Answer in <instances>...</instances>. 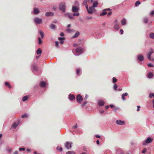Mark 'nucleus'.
Listing matches in <instances>:
<instances>
[{
	"label": "nucleus",
	"mask_w": 154,
	"mask_h": 154,
	"mask_svg": "<svg viewBox=\"0 0 154 154\" xmlns=\"http://www.w3.org/2000/svg\"><path fill=\"white\" fill-rule=\"evenodd\" d=\"M74 51L77 54L79 55L82 53V49H75Z\"/></svg>",
	"instance_id": "nucleus-9"
},
{
	"label": "nucleus",
	"mask_w": 154,
	"mask_h": 154,
	"mask_svg": "<svg viewBox=\"0 0 154 154\" xmlns=\"http://www.w3.org/2000/svg\"><path fill=\"white\" fill-rule=\"evenodd\" d=\"M28 97L27 96H25L23 97L22 98V100L23 101H26L27 99H28Z\"/></svg>",
	"instance_id": "nucleus-29"
},
{
	"label": "nucleus",
	"mask_w": 154,
	"mask_h": 154,
	"mask_svg": "<svg viewBox=\"0 0 154 154\" xmlns=\"http://www.w3.org/2000/svg\"><path fill=\"white\" fill-rule=\"evenodd\" d=\"M50 27L51 29H55V26L54 24H51L50 25Z\"/></svg>",
	"instance_id": "nucleus-33"
},
{
	"label": "nucleus",
	"mask_w": 154,
	"mask_h": 154,
	"mask_svg": "<svg viewBox=\"0 0 154 154\" xmlns=\"http://www.w3.org/2000/svg\"><path fill=\"white\" fill-rule=\"evenodd\" d=\"M116 123L117 125H123L125 124V122L124 121H122L121 120H117L116 122Z\"/></svg>",
	"instance_id": "nucleus-8"
},
{
	"label": "nucleus",
	"mask_w": 154,
	"mask_h": 154,
	"mask_svg": "<svg viewBox=\"0 0 154 154\" xmlns=\"http://www.w3.org/2000/svg\"><path fill=\"white\" fill-rule=\"evenodd\" d=\"M72 128H77V124H76L74 126H73L72 127Z\"/></svg>",
	"instance_id": "nucleus-53"
},
{
	"label": "nucleus",
	"mask_w": 154,
	"mask_h": 154,
	"mask_svg": "<svg viewBox=\"0 0 154 154\" xmlns=\"http://www.w3.org/2000/svg\"><path fill=\"white\" fill-rule=\"evenodd\" d=\"M80 72V69H78L76 70V73L78 75H79V74Z\"/></svg>",
	"instance_id": "nucleus-39"
},
{
	"label": "nucleus",
	"mask_w": 154,
	"mask_h": 154,
	"mask_svg": "<svg viewBox=\"0 0 154 154\" xmlns=\"http://www.w3.org/2000/svg\"><path fill=\"white\" fill-rule=\"evenodd\" d=\"M137 58L140 61H142L143 60L144 57L143 55L140 54L138 56Z\"/></svg>",
	"instance_id": "nucleus-12"
},
{
	"label": "nucleus",
	"mask_w": 154,
	"mask_h": 154,
	"mask_svg": "<svg viewBox=\"0 0 154 154\" xmlns=\"http://www.w3.org/2000/svg\"><path fill=\"white\" fill-rule=\"evenodd\" d=\"M34 21L35 23L37 24H41L42 23V20L41 18L36 17L34 19Z\"/></svg>",
	"instance_id": "nucleus-7"
},
{
	"label": "nucleus",
	"mask_w": 154,
	"mask_h": 154,
	"mask_svg": "<svg viewBox=\"0 0 154 154\" xmlns=\"http://www.w3.org/2000/svg\"><path fill=\"white\" fill-rule=\"evenodd\" d=\"M95 137H97V138H100V136L98 135H96Z\"/></svg>",
	"instance_id": "nucleus-63"
},
{
	"label": "nucleus",
	"mask_w": 154,
	"mask_h": 154,
	"mask_svg": "<svg viewBox=\"0 0 154 154\" xmlns=\"http://www.w3.org/2000/svg\"><path fill=\"white\" fill-rule=\"evenodd\" d=\"M154 52V51L152 49H150L147 53V55L148 57V60L151 59V55Z\"/></svg>",
	"instance_id": "nucleus-4"
},
{
	"label": "nucleus",
	"mask_w": 154,
	"mask_h": 154,
	"mask_svg": "<svg viewBox=\"0 0 154 154\" xmlns=\"http://www.w3.org/2000/svg\"><path fill=\"white\" fill-rule=\"evenodd\" d=\"M120 27L118 23H115L114 26V28L116 30H118L119 29Z\"/></svg>",
	"instance_id": "nucleus-11"
},
{
	"label": "nucleus",
	"mask_w": 154,
	"mask_h": 154,
	"mask_svg": "<svg viewBox=\"0 0 154 154\" xmlns=\"http://www.w3.org/2000/svg\"><path fill=\"white\" fill-rule=\"evenodd\" d=\"M68 16L70 19H72L73 18V17L72 16V15H71V14H68Z\"/></svg>",
	"instance_id": "nucleus-48"
},
{
	"label": "nucleus",
	"mask_w": 154,
	"mask_h": 154,
	"mask_svg": "<svg viewBox=\"0 0 154 154\" xmlns=\"http://www.w3.org/2000/svg\"><path fill=\"white\" fill-rule=\"evenodd\" d=\"M76 100L78 103H81L83 101V99L81 95L80 94H78L76 96Z\"/></svg>",
	"instance_id": "nucleus-2"
},
{
	"label": "nucleus",
	"mask_w": 154,
	"mask_h": 154,
	"mask_svg": "<svg viewBox=\"0 0 154 154\" xmlns=\"http://www.w3.org/2000/svg\"><path fill=\"white\" fill-rule=\"evenodd\" d=\"M147 149L146 148H144L142 151V153H145L147 151Z\"/></svg>",
	"instance_id": "nucleus-45"
},
{
	"label": "nucleus",
	"mask_w": 154,
	"mask_h": 154,
	"mask_svg": "<svg viewBox=\"0 0 154 154\" xmlns=\"http://www.w3.org/2000/svg\"><path fill=\"white\" fill-rule=\"evenodd\" d=\"M79 15V13L78 12L76 13H73L72 14V16H78Z\"/></svg>",
	"instance_id": "nucleus-41"
},
{
	"label": "nucleus",
	"mask_w": 154,
	"mask_h": 154,
	"mask_svg": "<svg viewBox=\"0 0 154 154\" xmlns=\"http://www.w3.org/2000/svg\"><path fill=\"white\" fill-rule=\"evenodd\" d=\"M66 8V4L64 2H62L60 3L59 6V9L61 11L63 12H65Z\"/></svg>",
	"instance_id": "nucleus-1"
},
{
	"label": "nucleus",
	"mask_w": 154,
	"mask_h": 154,
	"mask_svg": "<svg viewBox=\"0 0 154 154\" xmlns=\"http://www.w3.org/2000/svg\"><path fill=\"white\" fill-rule=\"evenodd\" d=\"M34 12L35 14H37L39 13V11L38 8H34Z\"/></svg>",
	"instance_id": "nucleus-14"
},
{
	"label": "nucleus",
	"mask_w": 154,
	"mask_h": 154,
	"mask_svg": "<svg viewBox=\"0 0 154 154\" xmlns=\"http://www.w3.org/2000/svg\"><path fill=\"white\" fill-rule=\"evenodd\" d=\"M72 143L71 142H69L68 141H67L65 144V146L67 149H69V148H71L72 147Z\"/></svg>",
	"instance_id": "nucleus-5"
},
{
	"label": "nucleus",
	"mask_w": 154,
	"mask_h": 154,
	"mask_svg": "<svg viewBox=\"0 0 154 154\" xmlns=\"http://www.w3.org/2000/svg\"><path fill=\"white\" fill-rule=\"evenodd\" d=\"M5 85L7 86H8L9 88H11V86L9 84V83L8 82H6L5 83Z\"/></svg>",
	"instance_id": "nucleus-27"
},
{
	"label": "nucleus",
	"mask_w": 154,
	"mask_h": 154,
	"mask_svg": "<svg viewBox=\"0 0 154 154\" xmlns=\"http://www.w3.org/2000/svg\"><path fill=\"white\" fill-rule=\"evenodd\" d=\"M42 52V50L41 49H38L36 51V53L38 54H41Z\"/></svg>",
	"instance_id": "nucleus-28"
},
{
	"label": "nucleus",
	"mask_w": 154,
	"mask_h": 154,
	"mask_svg": "<svg viewBox=\"0 0 154 154\" xmlns=\"http://www.w3.org/2000/svg\"><path fill=\"white\" fill-rule=\"evenodd\" d=\"M22 150H23V151H24L25 150V148H20L19 150L20 151H21Z\"/></svg>",
	"instance_id": "nucleus-52"
},
{
	"label": "nucleus",
	"mask_w": 154,
	"mask_h": 154,
	"mask_svg": "<svg viewBox=\"0 0 154 154\" xmlns=\"http://www.w3.org/2000/svg\"><path fill=\"white\" fill-rule=\"evenodd\" d=\"M58 39L60 41L62 40H63L65 39V38L64 37H59Z\"/></svg>",
	"instance_id": "nucleus-47"
},
{
	"label": "nucleus",
	"mask_w": 154,
	"mask_h": 154,
	"mask_svg": "<svg viewBox=\"0 0 154 154\" xmlns=\"http://www.w3.org/2000/svg\"><path fill=\"white\" fill-rule=\"evenodd\" d=\"M90 0H84L83 3V4L84 5H87V2L88 1H89Z\"/></svg>",
	"instance_id": "nucleus-35"
},
{
	"label": "nucleus",
	"mask_w": 154,
	"mask_h": 154,
	"mask_svg": "<svg viewBox=\"0 0 154 154\" xmlns=\"http://www.w3.org/2000/svg\"><path fill=\"white\" fill-rule=\"evenodd\" d=\"M85 5L86 8L87 10L89 8H88V5Z\"/></svg>",
	"instance_id": "nucleus-62"
},
{
	"label": "nucleus",
	"mask_w": 154,
	"mask_h": 154,
	"mask_svg": "<svg viewBox=\"0 0 154 154\" xmlns=\"http://www.w3.org/2000/svg\"><path fill=\"white\" fill-rule=\"evenodd\" d=\"M46 82L43 81H42L40 82V85L42 87H44L46 85Z\"/></svg>",
	"instance_id": "nucleus-17"
},
{
	"label": "nucleus",
	"mask_w": 154,
	"mask_h": 154,
	"mask_svg": "<svg viewBox=\"0 0 154 154\" xmlns=\"http://www.w3.org/2000/svg\"><path fill=\"white\" fill-rule=\"evenodd\" d=\"M151 60V61H152L153 62H154V58H152L151 57V59L150 60Z\"/></svg>",
	"instance_id": "nucleus-61"
},
{
	"label": "nucleus",
	"mask_w": 154,
	"mask_h": 154,
	"mask_svg": "<svg viewBox=\"0 0 154 154\" xmlns=\"http://www.w3.org/2000/svg\"><path fill=\"white\" fill-rule=\"evenodd\" d=\"M94 10L95 9L93 7L91 6L89 7L87 11L88 14H92L93 13Z\"/></svg>",
	"instance_id": "nucleus-6"
},
{
	"label": "nucleus",
	"mask_w": 154,
	"mask_h": 154,
	"mask_svg": "<svg viewBox=\"0 0 154 154\" xmlns=\"http://www.w3.org/2000/svg\"><path fill=\"white\" fill-rule=\"evenodd\" d=\"M117 87H118V85L116 84H115L114 85V88L115 90H117Z\"/></svg>",
	"instance_id": "nucleus-43"
},
{
	"label": "nucleus",
	"mask_w": 154,
	"mask_h": 154,
	"mask_svg": "<svg viewBox=\"0 0 154 154\" xmlns=\"http://www.w3.org/2000/svg\"><path fill=\"white\" fill-rule=\"evenodd\" d=\"M107 13L106 11V10H104L103 12L102 13L100 14V16H102L105 15L107 14Z\"/></svg>",
	"instance_id": "nucleus-25"
},
{
	"label": "nucleus",
	"mask_w": 154,
	"mask_h": 154,
	"mask_svg": "<svg viewBox=\"0 0 154 154\" xmlns=\"http://www.w3.org/2000/svg\"><path fill=\"white\" fill-rule=\"evenodd\" d=\"M96 142H97V144H98V145H99V140H97V141H96Z\"/></svg>",
	"instance_id": "nucleus-59"
},
{
	"label": "nucleus",
	"mask_w": 154,
	"mask_h": 154,
	"mask_svg": "<svg viewBox=\"0 0 154 154\" xmlns=\"http://www.w3.org/2000/svg\"><path fill=\"white\" fill-rule=\"evenodd\" d=\"M114 22L115 23H118V20L117 19H116L114 20Z\"/></svg>",
	"instance_id": "nucleus-56"
},
{
	"label": "nucleus",
	"mask_w": 154,
	"mask_h": 154,
	"mask_svg": "<svg viewBox=\"0 0 154 154\" xmlns=\"http://www.w3.org/2000/svg\"><path fill=\"white\" fill-rule=\"evenodd\" d=\"M147 65L149 67H153L154 66V65L151 63L147 64Z\"/></svg>",
	"instance_id": "nucleus-38"
},
{
	"label": "nucleus",
	"mask_w": 154,
	"mask_h": 154,
	"mask_svg": "<svg viewBox=\"0 0 154 154\" xmlns=\"http://www.w3.org/2000/svg\"><path fill=\"white\" fill-rule=\"evenodd\" d=\"M128 95V94L127 93H125L123 94L122 95V99L123 100H125V96H127Z\"/></svg>",
	"instance_id": "nucleus-21"
},
{
	"label": "nucleus",
	"mask_w": 154,
	"mask_h": 154,
	"mask_svg": "<svg viewBox=\"0 0 154 154\" xmlns=\"http://www.w3.org/2000/svg\"><path fill=\"white\" fill-rule=\"evenodd\" d=\"M18 154V152L17 151H15L14 153L13 154Z\"/></svg>",
	"instance_id": "nucleus-60"
},
{
	"label": "nucleus",
	"mask_w": 154,
	"mask_h": 154,
	"mask_svg": "<svg viewBox=\"0 0 154 154\" xmlns=\"http://www.w3.org/2000/svg\"><path fill=\"white\" fill-rule=\"evenodd\" d=\"M63 42H64V41L63 40L60 41V43L61 44H62L63 43Z\"/></svg>",
	"instance_id": "nucleus-64"
},
{
	"label": "nucleus",
	"mask_w": 154,
	"mask_h": 154,
	"mask_svg": "<svg viewBox=\"0 0 154 154\" xmlns=\"http://www.w3.org/2000/svg\"><path fill=\"white\" fill-rule=\"evenodd\" d=\"M98 104L100 106H102L104 105V102L103 100H101L99 101Z\"/></svg>",
	"instance_id": "nucleus-24"
},
{
	"label": "nucleus",
	"mask_w": 154,
	"mask_h": 154,
	"mask_svg": "<svg viewBox=\"0 0 154 154\" xmlns=\"http://www.w3.org/2000/svg\"><path fill=\"white\" fill-rule=\"evenodd\" d=\"M79 32L78 31H77L76 32L74 35L72 36L73 38H76L79 35Z\"/></svg>",
	"instance_id": "nucleus-19"
},
{
	"label": "nucleus",
	"mask_w": 154,
	"mask_h": 154,
	"mask_svg": "<svg viewBox=\"0 0 154 154\" xmlns=\"http://www.w3.org/2000/svg\"><path fill=\"white\" fill-rule=\"evenodd\" d=\"M98 5V2L97 1L94 2V3L93 4L92 7H93L94 8L97 7Z\"/></svg>",
	"instance_id": "nucleus-22"
},
{
	"label": "nucleus",
	"mask_w": 154,
	"mask_h": 154,
	"mask_svg": "<svg viewBox=\"0 0 154 154\" xmlns=\"http://www.w3.org/2000/svg\"><path fill=\"white\" fill-rule=\"evenodd\" d=\"M112 14V12L111 11H110L109 12V13L108 14V16H109L110 15H111Z\"/></svg>",
	"instance_id": "nucleus-57"
},
{
	"label": "nucleus",
	"mask_w": 154,
	"mask_h": 154,
	"mask_svg": "<svg viewBox=\"0 0 154 154\" xmlns=\"http://www.w3.org/2000/svg\"><path fill=\"white\" fill-rule=\"evenodd\" d=\"M21 117L22 118H27V115L26 114H24L23 115H22V116H21Z\"/></svg>",
	"instance_id": "nucleus-46"
},
{
	"label": "nucleus",
	"mask_w": 154,
	"mask_h": 154,
	"mask_svg": "<svg viewBox=\"0 0 154 154\" xmlns=\"http://www.w3.org/2000/svg\"><path fill=\"white\" fill-rule=\"evenodd\" d=\"M18 125L17 123H14L13 124L12 126L14 128H15Z\"/></svg>",
	"instance_id": "nucleus-34"
},
{
	"label": "nucleus",
	"mask_w": 154,
	"mask_h": 154,
	"mask_svg": "<svg viewBox=\"0 0 154 154\" xmlns=\"http://www.w3.org/2000/svg\"><path fill=\"white\" fill-rule=\"evenodd\" d=\"M45 16L46 17H49V16H53L54 15L53 13L50 12H47L45 13Z\"/></svg>",
	"instance_id": "nucleus-13"
},
{
	"label": "nucleus",
	"mask_w": 154,
	"mask_h": 154,
	"mask_svg": "<svg viewBox=\"0 0 154 154\" xmlns=\"http://www.w3.org/2000/svg\"><path fill=\"white\" fill-rule=\"evenodd\" d=\"M154 14V11H152L150 13V15H153Z\"/></svg>",
	"instance_id": "nucleus-51"
},
{
	"label": "nucleus",
	"mask_w": 154,
	"mask_h": 154,
	"mask_svg": "<svg viewBox=\"0 0 154 154\" xmlns=\"http://www.w3.org/2000/svg\"><path fill=\"white\" fill-rule=\"evenodd\" d=\"M153 76V73L152 72H149L147 73V77L149 78H152Z\"/></svg>",
	"instance_id": "nucleus-16"
},
{
	"label": "nucleus",
	"mask_w": 154,
	"mask_h": 154,
	"mask_svg": "<svg viewBox=\"0 0 154 154\" xmlns=\"http://www.w3.org/2000/svg\"><path fill=\"white\" fill-rule=\"evenodd\" d=\"M121 24L122 25H124L126 24V20L125 19H122L121 21Z\"/></svg>",
	"instance_id": "nucleus-18"
},
{
	"label": "nucleus",
	"mask_w": 154,
	"mask_h": 154,
	"mask_svg": "<svg viewBox=\"0 0 154 154\" xmlns=\"http://www.w3.org/2000/svg\"><path fill=\"white\" fill-rule=\"evenodd\" d=\"M79 9L78 7L76 6H73L72 8V12H77L79 11Z\"/></svg>",
	"instance_id": "nucleus-10"
},
{
	"label": "nucleus",
	"mask_w": 154,
	"mask_h": 154,
	"mask_svg": "<svg viewBox=\"0 0 154 154\" xmlns=\"http://www.w3.org/2000/svg\"><path fill=\"white\" fill-rule=\"evenodd\" d=\"M56 148L57 150L60 151H62L63 149L60 146H57Z\"/></svg>",
	"instance_id": "nucleus-37"
},
{
	"label": "nucleus",
	"mask_w": 154,
	"mask_h": 154,
	"mask_svg": "<svg viewBox=\"0 0 154 154\" xmlns=\"http://www.w3.org/2000/svg\"><path fill=\"white\" fill-rule=\"evenodd\" d=\"M32 69L35 70H37L38 69V68L36 66H33L32 67Z\"/></svg>",
	"instance_id": "nucleus-40"
},
{
	"label": "nucleus",
	"mask_w": 154,
	"mask_h": 154,
	"mask_svg": "<svg viewBox=\"0 0 154 154\" xmlns=\"http://www.w3.org/2000/svg\"><path fill=\"white\" fill-rule=\"evenodd\" d=\"M153 139L149 137L147 138L145 141L143 143V145H146V143H150L152 142Z\"/></svg>",
	"instance_id": "nucleus-3"
},
{
	"label": "nucleus",
	"mask_w": 154,
	"mask_h": 154,
	"mask_svg": "<svg viewBox=\"0 0 154 154\" xmlns=\"http://www.w3.org/2000/svg\"><path fill=\"white\" fill-rule=\"evenodd\" d=\"M64 35V33L63 32H61L60 33V35L61 36H63Z\"/></svg>",
	"instance_id": "nucleus-58"
},
{
	"label": "nucleus",
	"mask_w": 154,
	"mask_h": 154,
	"mask_svg": "<svg viewBox=\"0 0 154 154\" xmlns=\"http://www.w3.org/2000/svg\"><path fill=\"white\" fill-rule=\"evenodd\" d=\"M66 154H75V153L73 151H68L66 152Z\"/></svg>",
	"instance_id": "nucleus-36"
},
{
	"label": "nucleus",
	"mask_w": 154,
	"mask_h": 154,
	"mask_svg": "<svg viewBox=\"0 0 154 154\" xmlns=\"http://www.w3.org/2000/svg\"><path fill=\"white\" fill-rule=\"evenodd\" d=\"M113 79V82L114 83H115L117 81V79L115 77H113L112 78Z\"/></svg>",
	"instance_id": "nucleus-42"
},
{
	"label": "nucleus",
	"mask_w": 154,
	"mask_h": 154,
	"mask_svg": "<svg viewBox=\"0 0 154 154\" xmlns=\"http://www.w3.org/2000/svg\"><path fill=\"white\" fill-rule=\"evenodd\" d=\"M59 44V42L57 41L55 42V45L57 47H58V45Z\"/></svg>",
	"instance_id": "nucleus-50"
},
{
	"label": "nucleus",
	"mask_w": 154,
	"mask_h": 154,
	"mask_svg": "<svg viewBox=\"0 0 154 154\" xmlns=\"http://www.w3.org/2000/svg\"><path fill=\"white\" fill-rule=\"evenodd\" d=\"M42 40H41V38L40 37H38V44L40 45L42 43Z\"/></svg>",
	"instance_id": "nucleus-26"
},
{
	"label": "nucleus",
	"mask_w": 154,
	"mask_h": 154,
	"mask_svg": "<svg viewBox=\"0 0 154 154\" xmlns=\"http://www.w3.org/2000/svg\"><path fill=\"white\" fill-rule=\"evenodd\" d=\"M120 32H121V34L122 35L123 33V31L122 29H121L120 30Z\"/></svg>",
	"instance_id": "nucleus-54"
},
{
	"label": "nucleus",
	"mask_w": 154,
	"mask_h": 154,
	"mask_svg": "<svg viewBox=\"0 0 154 154\" xmlns=\"http://www.w3.org/2000/svg\"><path fill=\"white\" fill-rule=\"evenodd\" d=\"M66 31L68 33H71L74 32L73 29L70 28H68L66 29Z\"/></svg>",
	"instance_id": "nucleus-15"
},
{
	"label": "nucleus",
	"mask_w": 154,
	"mask_h": 154,
	"mask_svg": "<svg viewBox=\"0 0 154 154\" xmlns=\"http://www.w3.org/2000/svg\"><path fill=\"white\" fill-rule=\"evenodd\" d=\"M143 21L144 23H146L148 22V19L147 18H145L143 19Z\"/></svg>",
	"instance_id": "nucleus-30"
},
{
	"label": "nucleus",
	"mask_w": 154,
	"mask_h": 154,
	"mask_svg": "<svg viewBox=\"0 0 154 154\" xmlns=\"http://www.w3.org/2000/svg\"><path fill=\"white\" fill-rule=\"evenodd\" d=\"M140 4V2L139 1H137L135 3V6L137 7L138 5Z\"/></svg>",
	"instance_id": "nucleus-32"
},
{
	"label": "nucleus",
	"mask_w": 154,
	"mask_h": 154,
	"mask_svg": "<svg viewBox=\"0 0 154 154\" xmlns=\"http://www.w3.org/2000/svg\"><path fill=\"white\" fill-rule=\"evenodd\" d=\"M137 111H139L140 110V106H137Z\"/></svg>",
	"instance_id": "nucleus-55"
},
{
	"label": "nucleus",
	"mask_w": 154,
	"mask_h": 154,
	"mask_svg": "<svg viewBox=\"0 0 154 154\" xmlns=\"http://www.w3.org/2000/svg\"><path fill=\"white\" fill-rule=\"evenodd\" d=\"M79 45V44L75 43L74 44L73 46L75 47H77Z\"/></svg>",
	"instance_id": "nucleus-49"
},
{
	"label": "nucleus",
	"mask_w": 154,
	"mask_h": 154,
	"mask_svg": "<svg viewBox=\"0 0 154 154\" xmlns=\"http://www.w3.org/2000/svg\"><path fill=\"white\" fill-rule=\"evenodd\" d=\"M39 32L40 35L41 36V38L42 39H43L44 37V32L41 30H40L39 31Z\"/></svg>",
	"instance_id": "nucleus-20"
},
{
	"label": "nucleus",
	"mask_w": 154,
	"mask_h": 154,
	"mask_svg": "<svg viewBox=\"0 0 154 154\" xmlns=\"http://www.w3.org/2000/svg\"><path fill=\"white\" fill-rule=\"evenodd\" d=\"M69 98L71 100H72L75 99V97L73 95L70 94L69 96Z\"/></svg>",
	"instance_id": "nucleus-23"
},
{
	"label": "nucleus",
	"mask_w": 154,
	"mask_h": 154,
	"mask_svg": "<svg viewBox=\"0 0 154 154\" xmlns=\"http://www.w3.org/2000/svg\"><path fill=\"white\" fill-rule=\"evenodd\" d=\"M150 37L154 39V33H151L149 34Z\"/></svg>",
	"instance_id": "nucleus-31"
},
{
	"label": "nucleus",
	"mask_w": 154,
	"mask_h": 154,
	"mask_svg": "<svg viewBox=\"0 0 154 154\" xmlns=\"http://www.w3.org/2000/svg\"><path fill=\"white\" fill-rule=\"evenodd\" d=\"M152 97H154V94L153 93H150L149 95V97L151 98Z\"/></svg>",
	"instance_id": "nucleus-44"
}]
</instances>
